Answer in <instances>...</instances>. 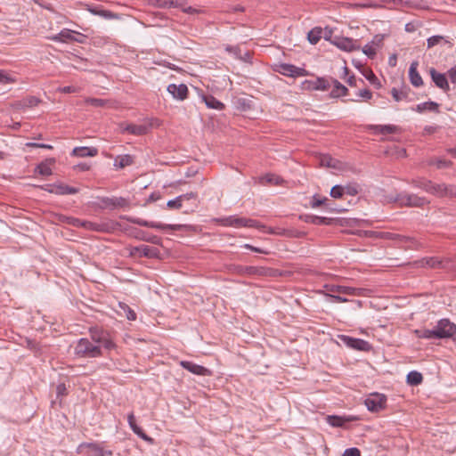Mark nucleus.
<instances>
[{
  "label": "nucleus",
  "instance_id": "14",
  "mask_svg": "<svg viewBox=\"0 0 456 456\" xmlns=\"http://www.w3.org/2000/svg\"><path fill=\"white\" fill-rule=\"evenodd\" d=\"M151 125L120 124L122 133L133 135H143L149 132Z\"/></svg>",
  "mask_w": 456,
  "mask_h": 456
},
{
  "label": "nucleus",
  "instance_id": "3",
  "mask_svg": "<svg viewBox=\"0 0 456 456\" xmlns=\"http://www.w3.org/2000/svg\"><path fill=\"white\" fill-rule=\"evenodd\" d=\"M79 456H112L110 450H104L98 443H81L76 450Z\"/></svg>",
  "mask_w": 456,
  "mask_h": 456
},
{
  "label": "nucleus",
  "instance_id": "4",
  "mask_svg": "<svg viewBox=\"0 0 456 456\" xmlns=\"http://www.w3.org/2000/svg\"><path fill=\"white\" fill-rule=\"evenodd\" d=\"M433 329L435 339L452 338L456 334V324L446 318L439 320Z\"/></svg>",
  "mask_w": 456,
  "mask_h": 456
},
{
  "label": "nucleus",
  "instance_id": "23",
  "mask_svg": "<svg viewBox=\"0 0 456 456\" xmlns=\"http://www.w3.org/2000/svg\"><path fill=\"white\" fill-rule=\"evenodd\" d=\"M300 219L305 223L315 225H330L332 224L333 219L325 216H319L315 215H304L300 216Z\"/></svg>",
  "mask_w": 456,
  "mask_h": 456
},
{
  "label": "nucleus",
  "instance_id": "29",
  "mask_svg": "<svg viewBox=\"0 0 456 456\" xmlns=\"http://www.w3.org/2000/svg\"><path fill=\"white\" fill-rule=\"evenodd\" d=\"M308 88L312 90L325 91L330 87V78L317 77L314 81H307Z\"/></svg>",
  "mask_w": 456,
  "mask_h": 456
},
{
  "label": "nucleus",
  "instance_id": "9",
  "mask_svg": "<svg viewBox=\"0 0 456 456\" xmlns=\"http://www.w3.org/2000/svg\"><path fill=\"white\" fill-rule=\"evenodd\" d=\"M339 340L346 346L362 352H369L372 346L371 345L362 338H353L347 335H339Z\"/></svg>",
  "mask_w": 456,
  "mask_h": 456
},
{
  "label": "nucleus",
  "instance_id": "61",
  "mask_svg": "<svg viewBox=\"0 0 456 456\" xmlns=\"http://www.w3.org/2000/svg\"><path fill=\"white\" fill-rule=\"evenodd\" d=\"M357 95L359 97H362V98L365 99V100H370L372 97V93L369 89H363V90H360L357 93Z\"/></svg>",
  "mask_w": 456,
  "mask_h": 456
},
{
  "label": "nucleus",
  "instance_id": "44",
  "mask_svg": "<svg viewBox=\"0 0 456 456\" xmlns=\"http://www.w3.org/2000/svg\"><path fill=\"white\" fill-rule=\"evenodd\" d=\"M415 334L419 338H425V339H435V332L434 329L428 330H416Z\"/></svg>",
  "mask_w": 456,
  "mask_h": 456
},
{
  "label": "nucleus",
  "instance_id": "54",
  "mask_svg": "<svg viewBox=\"0 0 456 456\" xmlns=\"http://www.w3.org/2000/svg\"><path fill=\"white\" fill-rule=\"evenodd\" d=\"M263 179L265 180L267 183L276 185L280 184L281 182L282 181V179L280 178L279 176L271 174L266 175Z\"/></svg>",
  "mask_w": 456,
  "mask_h": 456
},
{
  "label": "nucleus",
  "instance_id": "12",
  "mask_svg": "<svg viewBox=\"0 0 456 456\" xmlns=\"http://www.w3.org/2000/svg\"><path fill=\"white\" fill-rule=\"evenodd\" d=\"M429 193L436 197H456V185L432 183Z\"/></svg>",
  "mask_w": 456,
  "mask_h": 456
},
{
  "label": "nucleus",
  "instance_id": "53",
  "mask_svg": "<svg viewBox=\"0 0 456 456\" xmlns=\"http://www.w3.org/2000/svg\"><path fill=\"white\" fill-rule=\"evenodd\" d=\"M167 207L169 208L179 209L183 207V201L180 200L179 196H177L176 198L168 200Z\"/></svg>",
  "mask_w": 456,
  "mask_h": 456
},
{
  "label": "nucleus",
  "instance_id": "5",
  "mask_svg": "<svg viewBox=\"0 0 456 456\" xmlns=\"http://www.w3.org/2000/svg\"><path fill=\"white\" fill-rule=\"evenodd\" d=\"M122 218L126 219V221H128L132 224H138L140 226L150 227V228H154V229L163 230V231H166V230L181 231L183 228L182 224H164L158 223V222H150V221L139 218V217L122 216Z\"/></svg>",
  "mask_w": 456,
  "mask_h": 456
},
{
  "label": "nucleus",
  "instance_id": "25",
  "mask_svg": "<svg viewBox=\"0 0 456 456\" xmlns=\"http://www.w3.org/2000/svg\"><path fill=\"white\" fill-rule=\"evenodd\" d=\"M98 154V149L95 147L80 146L75 147L71 155L77 158L94 157Z\"/></svg>",
  "mask_w": 456,
  "mask_h": 456
},
{
  "label": "nucleus",
  "instance_id": "33",
  "mask_svg": "<svg viewBox=\"0 0 456 456\" xmlns=\"http://www.w3.org/2000/svg\"><path fill=\"white\" fill-rule=\"evenodd\" d=\"M134 163V158L129 154L118 155L115 158L113 166L117 168L122 169L126 167L131 166Z\"/></svg>",
  "mask_w": 456,
  "mask_h": 456
},
{
  "label": "nucleus",
  "instance_id": "59",
  "mask_svg": "<svg viewBox=\"0 0 456 456\" xmlns=\"http://www.w3.org/2000/svg\"><path fill=\"white\" fill-rule=\"evenodd\" d=\"M123 309L125 310L126 316L127 320H129V321H135L136 320V314H135V312L133 309H131L127 305H125L123 307Z\"/></svg>",
  "mask_w": 456,
  "mask_h": 456
},
{
  "label": "nucleus",
  "instance_id": "48",
  "mask_svg": "<svg viewBox=\"0 0 456 456\" xmlns=\"http://www.w3.org/2000/svg\"><path fill=\"white\" fill-rule=\"evenodd\" d=\"M329 201L328 198L323 197L321 198L317 194L314 195L311 200V207L313 208H319L325 204V202Z\"/></svg>",
  "mask_w": 456,
  "mask_h": 456
},
{
  "label": "nucleus",
  "instance_id": "46",
  "mask_svg": "<svg viewBox=\"0 0 456 456\" xmlns=\"http://www.w3.org/2000/svg\"><path fill=\"white\" fill-rule=\"evenodd\" d=\"M100 346H101L102 350V347L107 350H111V349L115 348V346H116L115 343L111 339L109 333L104 337L102 341L100 343Z\"/></svg>",
  "mask_w": 456,
  "mask_h": 456
},
{
  "label": "nucleus",
  "instance_id": "36",
  "mask_svg": "<svg viewBox=\"0 0 456 456\" xmlns=\"http://www.w3.org/2000/svg\"><path fill=\"white\" fill-rule=\"evenodd\" d=\"M410 91L411 89L407 86H403L401 89L393 87L391 89V95L395 102H400L408 98Z\"/></svg>",
  "mask_w": 456,
  "mask_h": 456
},
{
  "label": "nucleus",
  "instance_id": "30",
  "mask_svg": "<svg viewBox=\"0 0 456 456\" xmlns=\"http://www.w3.org/2000/svg\"><path fill=\"white\" fill-rule=\"evenodd\" d=\"M413 110L419 113H422L424 111H430V112H439V104L433 101H428L426 102H421L417 104L414 108H412Z\"/></svg>",
  "mask_w": 456,
  "mask_h": 456
},
{
  "label": "nucleus",
  "instance_id": "27",
  "mask_svg": "<svg viewBox=\"0 0 456 456\" xmlns=\"http://www.w3.org/2000/svg\"><path fill=\"white\" fill-rule=\"evenodd\" d=\"M200 97L208 109L222 110L225 107L222 102H220L211 94H201Z\"/></svg>",
  "mask_w": 456,
  "mask_h": 456
},
{
  "label": "nucleus",
  "instance_id": "64",
  "mask_svg": "<svg viewBox=\"0 0 456 456\" xmlns=\"http://www.w3.org/2000/svg\"><path fill=\"white\" fill-rule=\"evenodd\" d=\"M67 393V388H66V386L64 384H59L56 387V394H57V396H63L65 395Z\"/></svg>",
  "mask_w": 456,
  "mask_h": 456
},
{
  "label": "nucleus",
  "instance_id": "52",
  "mask_svg": "<svg viewBox=\"0 0 456 456\" xmlns=\"http://www.w3.org/2000/svg\"><path fill=\"white\" fill-rule=\"evenodd\" d=\"M444 40V37L442 36H432L428 38L427 40V46L428 48H432L435 45L440 44Z\"/></svg>",
  "mask_w": 456,
  "mask_h": 456
},
{
  "label": "nucleus",
  "instance_id": "50",
  "mask_svg": "<svg viewBox=\"0 0 456 456\" xmlns=\"http://www.w3.org/2000/svg\"><path fill=\"white\" fill-rule=\"evenodd\" d=\"M337 160L328 155L321 158V165L327 167H336Z\"/></svg>",
  "mask_w": 456,
  "mask_h": 456
},
{
  "label": "nucleus",
  "instance_id": "19",
  "mask_svg": "<svg viewBox=\"0 0 456 456\" xmlns=\"http://www.w3.org/2000/svg\"><path fill=\"white\" fill-rule=\"evenodd\" d=\"M180 365L187 370L188 371L195 374V375H198V376H209L211 375V371L202 366V365H199L193 362H190V361H181L180 362Z\"/></svg>",
  "mask_w": 456,
  "mask_h": 456
},
{
  "label": "nucleus",
  "instance_id": "13",
  "mask_svg": "<svg viewBox=\"0 0 456 456\" xmlns=\"http://www.w3.org/2000/svg\"><path fill=\"white\" fill-rule=\"evenodd\" d=\"M130 255L134 257L157 258L159 257V250L154 247L140 245L132 248L130 250Z\"/></svg>",
  "mask_w": 456,
  "mask_h": 456
},
{
  "label": "nucleus",
  "instance_id": "62",
  "mask_svg": "<svg viewBox=\"0 0 456 456\" xmlns=\"http://www.w3.org/2000/svg\"><path fill=\"white\" fill-rule=\"evenodd\" d=\"M326 296L330 297L334 302L337 303H345L348 301L347 298L341 297L339 295L326 294Z\"/></svg>",
  "mask_w": 456,
  "mask_h": 456
},
{
  "label": "nucleus",
  "instance_id": "37",
  "mask_svg": "<svg viewBox=\"0 0 456 456\" xmlns=\"http://www.w3.org/2000/svg\"><path fill=\"white\" fill-rule=\"evenodd\" d=\"M322 34H323L322 28H319V27H315L308 32L307 39L310 44L316 45L322 38Z\"/></svg>",
  "mask_w": 456,
  "mask_h": 456
},
{
  "label": "nucleus",
  "instance_id": "42",
  "mask_svg": "<svg viewBox=\"0 0 456 456\" xmlns=\"http://www.w3.org/2000/svg\"><path fill=\"white\" fill-rule=\"evenodd\" d=\"M428 164L429 166H436L437 168L441 169V168H447V167H450L452 165V162L451 160H447V159H430L428 161Z\"/></svg>",
  "mask_w": 456,
  "mask_h": 456
},
{
  "label": "nucleus",
  "instance_id": "47",
  "mask_svg": "<svg viewBox=\"0 0 456 456\" xmlns=\"http://www.w3.org/2000/svg\"><path fill=\"white\" fill-rule=\"evenodd\" d=\"M345 193V188L342 185H334L330 190V196L334 199H340Z\"/></svg>",
  "mask_w": 456,
  "mask_h": 456
},
{
  "label": "nucleus",
  "instance_id": "22",
  "mask_svg": "<svg viewBox=\"0 0 456 456\" xmlns=\"http://www.w3.org/2000/svg\"><path fill=\"white\" fill-rule=\"evenodd\" d=\"M79 191L78 188L72 187L64 183H55L52 190H49V193L56 194V195H70L76 194Z\"/></svg>",
  "mask_w": 456,
  "mask_h": 456
},
{
  "label": "nucleus",
  "instance_id": "32",
  "mask_svg": "<svg viewBox=\"0 0 456 456\" xmlns=\"http://www.w3.org/2000/svg\"><path fill=\"white\" fill-rule=\"evenodd\" d=\"M54 163H55L54 159H48L45 161L39 163L36 167L35 172L43 176L51 175H52L51 166L53 165Z\"/></svg>",
  "mask_w": 456,
  "mask_h": 456
},
{
  "label": "nucleus",
  "instance_id": "49",
  "mask_svg": "<svg viewBox=\"0 0 456 456\" xmlns=\"http://www.w3.org/2000/svg\"><path fill=\"white\" fill-rule=\"evenodd\" d=\"M362 53L370 59H373L377 53L376 48L370 42L362 47Z\"/></svg>",
  "mask_w": 456,
  "mask_h": 456
},
{
  "label": "nucleus",
  "instance_id": "41",
  "mask_svg": "<svg viewBox=\"0 0 456 456\" xmlns=\"http://www.w3.org/2000/svg\"><path fill=\"white\" fill-rule=\"evenodd\" d=\"M238 272L244 273L249 275H263L264 274V269L258 268L255 266H238L237 267Z\"/></svg>",
  "mask_w": 456,
  "mask_h": 456
},
{
  "label": "nucleus",
  "instance_id": "40",
  "mask_svg": "<svg viewBox=\"0 0 456 456\" xmlns=\"http://www.w3.org/2000/svg\"><path fill=\"white\" fill-rule=\"evenodd\" d=\"M411 184L415 188H419L429 193L432 182L425 178L412 180Z\"/></svg>",
  "mask_w": 456,
  "mask_h": 456
},
{
  "label": "nucleus",
  "instance_id": "63",
  "mask_svg": "<svg viewBox=\"0 0 456 456\" xmlns=\"http://www.w3.org/2000/svg\"><path fill=\"white\" fill-rule=\"evenodd\" d=\"M448 77L452 83L456 84V65L451 68L448 72Z\"/></svg>",
  "mask_w": 456,
  "mask_h": 456
},
{
  "label": "nucleus",
  "instance_id": "39",
  "mask_svg": "<svg viewBox=\"0 0 456 456\" xmlns=\"http://www.w3.org/2000/svg\"><path fill=\"white\" fill-rule=\"evenodd\" d=\"M373 128L381 134H395L398 131V127L395 125H376L373 126Z\"/></svg>",
  "mask_w": 456,
  "mask_h": 456
},
{
  "label": "nucleus",
  "instance_id": "57",
  "mask_svg": "<svg viewBox=\"0 0 456 456\" xmlns=\"http://www.w3.org/2000/svg\"><path fill=\"white\" fill-rule=\"evenodd\" d=\"M343 456H361V452L356 447H351L345 450Z\"/></svg>",
  "mask_w": 456,
  "mask_h": 456
},
{
  "label": "nucleus",
  "instance_id": "34",
  "mask_svg": "<svg viewBox=\"0 0 456 456\" xmlns=\"http://www.w3.org/2000/svg\"><path fill=\"white\" fill-rule=\"evenodd\" d=\"M81 227H84V228L91 230V231H95V232H109L110 229L109 224H105V223L99 224V223H94V222H90V221H84L81 224Z\"/></svg>",
  "mask_w": 456,
  "mask_h": 456
},
{
  "label": "nucleus",
  "instance_id": "6",
  "mask_svg": "<svg viewBox=\"0 0 456 456\" xmlns=\"http://www.w3.org/2000/svg\"><path fill=\"white\" fill-rule=\"evenodd\" d=\"M395 201L398 203L400 206L411 208L423 207L424 205L428 203L426 198L407 192L398 193L395 198Z\"/></svg>",
  "mask_w": 456,
  "mask_h": 456
},
{
  "label": "nucleus",
  "instance_id": "45",
  "mask_svg": "<svg viewBox=\"0 0 456 456\" xmlns=\"http://www.w3.org/2000/svg\"><path fill=\"white\" fill-rule=\"evenodd\" d=\"M328 423L332 427H343L346 419L342 417L330 415L327 417Z\"/></svg>",
  "mask_w": 456,
  "mask_h": 456
},
{
  "label": "nucleus",
  "instance_id": "58",
  "mask_svg": "<svg viewBox=\"0 0 456 456\" xmlns=\"http://www.w3.org/2000/svg\"><path fill=\"white\" fill-rule=\"evenodd\" d=\"M344 188H345V193L351 195V196H354L359 192L358 186L355 184H354V185L349 184V185L345 186Z\"/></svg>",
  "mask_w": 456,
  "mask_h": 456
},
{
  "label": "nucleus",
  "instance_id": "7",
  "mask_svg": "<svg viewBox=\"0 0 456 456\" xmlns=\"http://www.w3.org/2000/svg\"><path fill=\"white\" fill-rule=\"evenodd\" d=\"M86 37L85 35L69 28H63L60 31V33L51 37V40L61 43L77 42L80 44H84L86 42Z\"/></svg>",
  "mask_w": 456,
  "mask_h": 456
},
{
  "label": "nucleus",
  "instance_id": "18",
  "mask_svg": "<svg viewBox=\"0 0 456 456\" xmlns=\"http://www.w3.org/2000/svg\"><path fill=\"white\" fill-rule=\"evenodd\" d=\"M127 422L130 428L133 430L134 434H136L140 438L149 443L150 444H154V439L149 436L142 428H140L136 422L135 418L133 412L129 413L127 416Z\"/></svg>",
  "mask_w": 456,
  "mask_h": 456
},
{
  "label": "nucleus",
  "instance_id": "24",
  "mask_svg": "<svg viewBox=\"0 0 456 456\" xmlns=\"http://www.w3.org/2000/svg\"><path fill=\"white\" fill-rule=\"evenodd\" d=\"M418 65L417 61H412L409 68V78L411 85L415 87H419L423 85L422 77L418 71Z\"/></svg>",
  "mask_w": 456,
  "mask_h": 456
},
{
  "label": "nucleus",
  "instance_id": "15",
  "mask_svg": "<svg viewBox=\"0 0 456 456\" xmlns=\"http://www.w3.org/2000/svg\"><path fill=\"white\" fill-rule=\"evenodd\" d=\"M429 74L435 85L444 92L450 90L448 78L445 74L438 72L435 68H430Z\"/></svg>",
  "mask_w": 456,
  "mask_h": 456
},
{
  "label": "nucleus",
  "instance_id": "56",
  "mask_svg": "<svg viewBox=\"0 0 456 456\" xmlns=\"http://www.w3.org/2000/svg\"><path fill=\"white\" fill-rule=\"evenodd\" d=\"M363 75H364L365 78L367 80H369L372 85L380 86L379 78L376 77V75L371 70H368Z\"/></svg>",
  "mask_w": 456,
  "mask_h": 456
},
{
  "label": "nucleus",
  "instance_id": "11",
  "mask_svg": "<svg viewBox=\"0 0 456 456\" xmlns=\"http://www.w3.org/2000/svg\"><path fill=\"white\" fill-rule=\"evenodd\" d=\"M387 397L383 394L373 393L365 399V405L370 411L378 412L386 407Z\"/></svg>",
  "mask_w": 456,
  "mask_h": 456
},
{
  "label": "nucleus",
  "instance_id": "1",
  "mask_svg": "<svg viewBox=\"0 0 456 456\" xmlns=\"http://www.w3.org/2000/svg\"><path fill=\"white\" fill-rule=\"evenodd\" d=\"M74 354L77 358H97L102 355L101 346H96L86 338L77 340L74 346Z\"/></svg>",
  "mask_w": 456,
  "mask_h": 456
},
{
  "label": "nucleus",
  "instance_id": "51",
  "mask_svg": "<svg viewBox=\"0 0 456 456\" xmlns=\"http://www.w3.org/2000/svg\"><path fill=\"white\" fill-rule=\"evenodd\" d=\"M384 39V34H377L373 37L372 40L370 43L377 49L380 48L383 45Z\"/></svg>",
  "mask_w": 456,
  "mask_h": 456
},
{
  "label": "nucleus",
  "instance_id": "55",
  "mask_svg": "<svg viewBox=\"0 0 456 456\" xmlns=\"http://www.w3.org/2000/svg\"><path fill=\"white\" fill-rule=\"evenodd\" d=\"M86 102L94 107H103L106 105L107 101L99 98H89Z\"/></svg>",
  "mask_w": 456,
  "mask_h": 456
},
{
  "label": "nucleus",
  "instance_id": "60",
  "mask_svg": "<svg viewBox=\"0 0 456 456\" xmlns=\"http://www.w3.org/2000/svg\"><path fill=\"white\" fill-rule=\"evenodd\" d=\"M197 197H198V194L196 192H193V191L179 195V198H180V200L183 202L185 201V200H196Z\"/></svg>",
  "mask_w": 456,
  "mask_h": 456
},
{
  "label": "nucleus",
  "instance_id": "8",
  "mask_svg": "<svg viewBox=\"0 0 456 456\" xmlns=\"http://www.w3.org/2000/svg\"><path fill=\"white\" fill-rule=\"evenodd\" d=\"M98 200L99 207L102 209L114 210L129 207V200L124 197H99Z\"/></svg>",
  "mask_w": 456,
  "mask_h": 456
},
{
  "label": "nucleus",
  "instance_id": "21",
  "mask_svg": "<svg viewBox=\"0 0 456 456\" xmlns=\"http://www.w3.org/2000/svg\"><path fill=\"white\" fill-rule=\"evenodd\" d=\"M383 238L396 240L402 244H407L411 248H418L419 247V242L412 237L400 235L393 232H384Z\"/></svg>",
  "mask_w": 456,
  "mask_h": 456
},
{
  "label": "nucleus",
  "instance_id": "43",
  "mask_svg": "<svg viewBox=\"0 0 456 456\" xmlns=\"http://www.w3.org/2000/svg\"><path fill=\"white\" fill-rule=\"evenodd\" d=\"M136 238L156 245H159L161 241V239L159 237L156 235L148 236L143 231H139L138 234L136 235Z\"/></svg>",
  "mask_w": 456,
  "mask_h": 456
},
{
  "label": "nucleus",
  "instance_id": "17",
  "mask_svg": "<svg viewBox=\"0 0 456 456\" xmlns=\"http://www.w3.org/2000/svg\"><path fill=\"white\" fill-rule=\"evenodd\" d=\"M277 71L283 76L297 77L304 75L305 69L289 63H281Z\"/></svg>",
  "mask_w": 456,
  "mask_h": 456
},
{
  "label": "nucleus",
  "instance_id": "20",
  "mask_svg": "<svg viewBox=\"0 0 456 456\" xmlns=\"http://www.w3.org/2000/svg\"><path fill=\"white\" fill-rule=\"evenodd\" d=\"M167 90L176 100L183 101L188 97V86L185 84H169Z\"/></svg>",
  "mask_w": 456,
  "mask_h": 456
},
{
  "label": "nucleus",
  "instance_id": "16",
  "mask_svg": "<svg viewBox=\"0 0 456 456\" xmlns=\"http://www.w3.org/2000/svg\"><path fill=\"white\" fill-rule=\"evenodd\" d=\"M331 43L338 48L346 52H353L360 49V45L356 44V41L348 37H335Z\"/></svg>",
  "mask_w": 456,
  "mask_h": 456
},
{
  "label": "nucleus",
  "instance_id": "10",
  "mask_svg": "<svg viewBox=\"0 0 456 456\" xmlns=\"http://www.w3.org/2000/svg\"><path fill=\"white\" fill-rule=\"evenodd\" d=\"M420 266H428L433 269H451L453 267V262L450 258H439L437 256L423 257L420 261Z\"/></svg>",
  "mask_w": 456,
  "mask_h": 456
},
{
  "label": "nucleus",
  "instance_id": "35",
  "mask_svg": "<svg viewBox=\"0 0 456 456\" xmlns=\"http://www.w3.org/2000/svg\"><path fill=\"white\" fill-rule=\"evenodd\" d=\"M90 338L92 342L96 346H100V343L102 341L104 337L109 333L108 331L99 329L97 327L91 328L89 330Z\"/></svg>",
  "mask_w": 456,
  "mask_h": 456
},
{
  "label": "nucleus",
  "instance_id": "38",
  "mask_svg": "<svg viewBox=\"0 0 456 456\" xmlns=\"http://www.w3.org/2000/svg\"><path fill=\"white\" fill-rule=\"evenodd\" d=\"M423 380L422 374L417 370H411L407 374L406 381L409 385L418 386Z\"/></svg>",
  "mask_w": 456,
  "mask_h": 456
},
{
  "label": "nucleus",
  "instance_id": "31",
  "mask_svg": "<svg viewBox=\"0 0 456 456\" xmlns=\"http://www.w3.org/2000/svg\"><path fill=\"white\" fill-rule=\"evenodd\" d=\"M326 289L331 293L346 294V295H356L358 290L353 287L339 286V285H325Z\"/></svg>",
  "mask_w": 456,
  "mask_h": 456
},
{
  "label": "nucleus",
  "instance_id": "28",
  "mask_svg": "<svg viewBox=\"0 0 456 456\" xmlns=\"http://www.w3.org/2000/svg\"><path fill=\"white\" fill-rule=\"evenodd\" d=\"M87 10L94 15H98L100 17H102L106 20H110L117 18V14L113 13L110 11L102 9V6L97 4H91L87 5Z\"/></svg>",
  "mask_w": 456,
  "mask_h": 456
},
{
  "label": "nucleus",
  "instance_id": "2",
  "mask_svg": "<svg viewBox=\"0 0 456 456\" xmlns=\"http://www.w3.org/2000/svg\"><path fill=\"white\" fill-rule=\"evenodd\" d=\"M217 223L225 227H254L259 230H264L266 228L265 225L260 224L256 220L246 217H239L236 216L219 218L217 219Z\"/></svg>",
  "mask_w": 456,
  "mask_h": 456
},
{
  "label": "nucleus",
  "instance_id": "26",
  "mask_svg": "<svg viewBox=\"0 0 456 456\" xmlns=\"http://www.w3.org/2000/svg\"><path fill=\"white\" fill-rule=\"evenodd\" d=\"M331 85L333 86V88L330 94L331 98H339L347 94L348 89L338 79L330 78V86Z\"/></svg>",
  "mask_w": 456,
  "mask_h": 456
}]
</instances>
